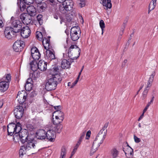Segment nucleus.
I'll list each match as a JSON object with an SVG mask.
<instances>
[{
    "mask_svg": "<svg viewBox=\"0 0 158 158\" xmlns=\"http://www.w3.org/2000/svg\"><path fill=\"white\" fill-rule=\"evenodd\" d=\"M23 145L21 146L19 150L20 156L26 154L27 152H29L32 154H34L38 150L37 141L35 139L34 135L32 137L29 138L25 142Z\"/></svg>",
    "mask_w": 158,
    "mask_h": 158,
    "instance_id": "obj_1",
    "label": "nucleus"
},
{
    "mask_svg": "<svg viewBox=\"0 0 158 158\" xmlns=\"http://www.w3.org/2000/svg\"><path fill=\"white\" fill-rule=\"evenodd\" d=\"M62 80L61 77L58 74L53 75L46 82L45 88L48 91L55 90L57 84Z\"/></svg>",
    "mask_w": 158,
    "mask_h": 158,
    "instance_id": "obj_2",
    "label": "nucleus"
},
{
    "mask_svg": "<svg viewBox=\"0 0 158 158\" xmlns=\"http://www.w3.org/2000/svg\"><path fill=\"white\" fill-rule=\"evenodd\" d=\"M43 44L46 51V58L48 60H51L55 59V56L54 51L50 44V40L44 38L43 40Z\"/></svg>",
    "mask_w": 158,
    "mask_h": 158,
    "instance_id": "obj_3",
    "label": "nucleus"
},
{
    "mask_svg": "<svg viewBox=\"0 0 158 158\" xmlns=\"http://www.w3.org/2000/svg\"><path fill=\"white\" fill-rule=\"evenodd\" d=\"M27 133L26 129H24L21 131V130L19 133L14 135L13 140L17 142L19 140L22 143H25V142L28 139L29 137H31L34 136L33 135H28Z\"/></svg>",
    "mask_w": 158,
    "mask_h": 158,
    "instance_id": "obj_4",
    "label": "nucleus"
},
{
    "mask_svg": "<svg viewBox=\"0 0 158 158\" xmlns=\"http://www.w3.org/2000/svg\"><path fill=\"white\" fill-rule=\"evenodd\" d=\"M80 52V49L77 46L71 45L67 52L68 56L70 58L71 62H73L74 60H76L78 58Z\"/></svg>",
    "mask_w": 158,
    "mask_h": 158,
    "instance_id": "obj_5",
    "label": "nucleus"
},
{
    "mask_svg": "<svg viewBox=\"0 0 158 158\" xmlns=\"http://www.w3.org/2000/svg\"><path fill=\"white\" fill-rule=\"evenodd\" d=\"M106 134L99 131L96 137L92 147L91 152L93 153L96 152L98 148L104 140Z\"/></svg>",
    "mask_w": 158,
    "mask_h": 158,
    "instance_id": "obj_6",
    "label": "nucleus"
},
{
    "mask_svg": "<svg viewBox=\"0 0 158 158\" xmlns=\"http://www.w3.org/2000/svg\"><path fill=\"white\" fill-rule=\"evenodd\" d=\"M73 5L72 0H65L62 5L60 6L59 10L62 14H65L72 11Z\"/></svg>",
    "mask_w": 158,
    "mask_h": 158,
    "instance_id": "obj_7",
    "label": "nucleus"
},
{
    "mask_svg": "<svg viewBox=\"0 0 158 158\" xmlns=\"http://www.w3.org/2000/svg\"><path fill=\"white\" fill-rule=\"evenodd\" d=\"M8 134L12 136L19 133L21 130V125L19 122L17 124L14 123H10L7 126Z\"/></svg>",
    "mask_w": 158,
    "mask_h": 158,
    "instance_id": "obj_8",
    "label": "nucleus"
},
{
    "mask_svg": "<svg viewBox=\"0 0 158 158\" xmlns=\"http://www.w3.org/2000/svg\"><path fill=\"white\" fill-rule=\"evenodd\" d=\"M3 79L6 81H0V91L4 92L9 88V83L11 81V75L10 74L5 75Z\"/></svg>",
    "mask_w": 158,
    "mask_h": 158,
    "instance_id": "obj_9",
    "label": "nucleus"
},
{
    "mask_svg": "<svg viewBox=\"0 0 158 158\" xmlns=\"http://www.w3.org/2000/svg\"><path fill=\"white\" fill-rule=\"evenodd\" d=\"M81 31L78 26L72 27L70 30V35L71 39L73 41H76L80 36Z\"/></svg>",
    "mask_w": 158,
    "mask_h": 158,
    "instance_id": "obj_10",
    "label": "nucleus"
},
{
    "mask_svg": "<svg viewBox=\"0 0 158 158\" xmlns=\"http://www.w3.org/2000/svg\"><path fill=\"white\" fill-rule=\"evenodd\" d=\"M11 18L10 23L11 24V28L15 32H19L20 31L22 27V23L18 20H13Z\"/></svg>",
    "mask_w": 158,
    "mask_h": 158,
    "instance_id": "obj_11",
    "label": "nucleus"
},
{
    "mask_svg": "<svg viewBox=\"0 0 158 158\" xmlns=\"http://www.w3.org/2000/svg\"><path fill=\"white\" fill-rule=\"evenodd\" d=\"M25 46L24 42L21 40H18L15 42L13 45L14 50L16 52L21 51Z\"/></svg>",
    "mask_w": 158,
    "mask_h": 158,
    "instance_id": "obj_12",
    "label": "nucleus"
},
{
    "mask_svg": "<svg viewBox=\"0 0 158 158\" xmlns=\"http://www.w3.org/2000/svg\"><path fill=\"white\" fill-rule=\"evenodd\" d=\"M15 31L10 27H8L6 28L4 34L6 37L8 39H11L12 36L15 35V34L18 33L15 32Z\"/></svg>",
    "mask_w": 158,
    "mask_h": 158,
    "instance_id": "obj_13",
    "label": "nucleus"
},
{
    "mask_svg": "<svg viewBox=\"0 0 158 158\" xmlns=\"http://www.w3.org/2000/svg\"><path fill=\"white\" fill-rule=\"evenodd\" d=\"M23 108L22 106H17L14 111V114L16 118L20 119L23 114Z\"/></svg>",
    "mask_w": 158,
    "mask_h": 158,
    "instance_id": "obj_14",
    "label": "nucleus"
},
{
    "mask_svg": "<svg viewBox=\"0 0 158 158\" xmlns=\"http://www.w3.org/2000/svg\"><path fill=\"white\" fill-rule=\"evenodd\" d=\"M27 94L24 90L19 92L17 96V98L20 104L23 103L25 102L27 98Z\"/></svg>",
    "mask_w": 158,
    "mask_h": 158,
    "instance_id": "obj_15",
    "label": "nucleus"
},
{
    "mask_svg": "<svg viewBox=\"0 0 158 158\" xmlns=\"http://www.w3.org/2000/svg\"><path fill=\"white\" fill-rule=\"evenodd\" d=\"M23 23L28 25L31 21V16L27 13H23L20 16Z\"/></svg>",
    "mask_w": 158,
    "mask_h": 158,
    "instance_id": "obj_16",
    "label": "nucleus"
},
{
    "mask_svg": "<svg viewBox=\"0 0 158 158\" xmlns=\"http://www.w3.org/2000/svg\"><path fill=\"white\" fill-rule=\"evenodd\" d=\"M31 53L33 60H37L40 58V54L36 47H34L31 49Z\"/></svg>",
    "mask_w": 158,
    "mask_h": 158,
    "instance_id": "obj_17",
    "label": "nucleus"
},
{
    "mask_svg": "<svg viewBox=\"0 0 158 158\" xmlns=\"http://www.w3.org/2000/svg\"><path fill=\"white\" fill-rule=\"evenodd\" d=\"M31 30L27 26L23 27L21 30V35L24 38H28L30 35Z\"/></svg>",
    "mask_w": 158,
    "mask_h": 158,
    "instance_id": "obj_18",
    "label": "nucleus"
},
{
    "mask_svg": "<svg viewBox=\"0 0 158 158\" xmlns=\"http://www.w3.org/2000/svg\"><path fill=\"white\" fill-rule=\"evenodd\" d=\"M46 138L51 142H54L56 137L55 132L52 130H49L46 132Z\"/></svg>",
    "mask_w": 158,
    "mask_h": 158,
    "instance_id": "obj_19",
    "label": "nucleus"
},
{
    "mask_svg": "<svg viewBox=\"0 0 158 158\" xmlns=\"http://www.w3.org/2000/svg\"><path fill=\"white\" fill-rule=\"evenodd\" d=\"M46 131L43 129H40L37 131L36 133V138L40 139H43L46 138Z\"/></svg>",
    "mask_w": 158,
    "mask_h": 158,
    "instance_id": "obj_20",
    "label": "nucleus"
},
{
    "mask_svg": "<svg viewBox=\"0 0 158 158\" xmlns=\"http://www.w3.org/2000/svg\"><path fill=\"white\" fill-rule=\"evenodd\" d=\"M27 14L31 16H34L36 14V8L32 6H28L27 8Z\"/></svg>",
    "mask_w": 158,
    "mask_h": 158,
    "instance_id": "obj_21",
    "label": "nucleus"
},
{
    "mask_svg": "<svg viewBox=\"0 0 158 158\" xmlns=\"http://www.w3.org/2000/svg\"><path fill=\"white\" fill-rule=\"evenodd\" d=\"M37 65L38 68L41 71H44L47 69V63L44 60H40Z\"/></svg>",
    "mask_w": 158,
    "mask_h": 158,
    "instance_id": "obj_22",
    "label": "nucleus"
},
{
    "mask_svg": "<svg viewBox=\"0 0 158 158\" xmlns=\"http://www.w3.org/2000/svg\"><path fill=\"white\" fill-rule=\"evenodd\" d=\"M71 63L70 60L69 61L66 59H63L61 62V67L63 69H68L70 67Z\"/></svg>",
    "mask_w": 158,
    "mask_h": 158,
    "instance_id": "obj_23",
    "label": "nucleus"
},
{
    "mask_svg": "<svg viewBox=\"0 0 158 158\" xmlns=\"http://www.w3.org/2000/svg\"><path fill=\"white\" fill-rule=\"evenodd\" d=\"M100 3L106 8L105 9L107 10L108 9H110L112 7V3L111 0H102V2Z\"/></svg>",
    "mask_w": 158,
    "mask_h": 158,
    "instance_id": "obj_24",
    "label": "nucleus"
},
{
    "mask_svg": "<svg viewBox=\"0 0 158 158\" xmlns=\"http://www.w3.org/2000/svg\"><path fill=\"white\" fill-rule=\"evenodd\" d=\"M156 75V73L155 71H153L150 75L148 81V82L146 88L148 89V87H150L152 85V83L153 81L154 78Z\"/></svg>",
    "mask_w": 158,
    "mask_h": 158,
    "instance_id": "obj_25",
    "label": "nucleus"
},
{
    "mask_svg": "<svg viewBox=\"0 0 158 158\" xmlns=\"http://www.w3.org/2000/svg\"><path fill=\"white\" fill-rule=\"evenodd\" d=\"M59 68H60V67H59L58 66L55 65L52 69H50L49 72L52 75V77L56 74H58L57 73L59 71Z\"/></svg>",
    "mask_w": 158,
    "mask_h": 158,
    "instance_id": "obj_26",
    "label": "nucleus"
},
{
    "mask_svg": "<svg viewBox=\"0 0 158 158\" xmlns=\"http://www.w3.org/2000/svg\"><path fill=\"white\" fill-rule=\"evenodd\" d=\"M31 69L33 71H37L38 68V63L36 60H33L30 63Z\"/></svg>",
    "mask_w": 158,
    "mask_h": 158,
    "instance_id": "obj_27",
    "label": "nucleus"
},
{
    "mask_svg": "<svg viewBox=\"0 0 158 158\" xmlns=\"http://www.w3.org/2000/svg\"><path fill=\"white\" fill-rule=\"evenodd\" d=\"M55 117L61 118H64V114L63 112L60 110H56L54 112L53 114V116H54Z\"/></svg>",
    "mask_w": 158,
    "mask_h": 158,
    "instance_id": "obj_28",
    "label": "nucleus"
},
{
    "mask_svg": "<svg viewBox=\"0 0 158 158\" xmlns=\"http://www.w3.org/2000/svg\"><path fill=\"white\" fill-rule=\"evenodd\" d=\"M55 125L54 127L55 132L60 133L62 131L63 128V125L61 124H54Z\"/></svg>",
    "mask_w": 158,
    "mask_h": 158,
    "instance_id": "obj_29",
    "label": "nucleus"
},
{
    "mask_svg": "<svg viewBox=\"0 0 158 158\" xmlns=\"http://www.w3.org/2000/svg\"><path fill=\"white\" fill-rule=\"evenodd\" d=\"M40 76V73L37 71H33V73H32L31 77L33 80H36L39 78Z\"/></svg>",
    "mask_w": 158,
    "mask_h": 158,
    "instance_id": "obj_30",
    "label": "nucleus"
},
{
    "mask_svg": "<svg viewBox=\"0 0 158 158\" xmlns=\"http://www.w3.org/2000/svg\"><path fill=\"white\" fill-rule=\"evenodd\" d=\"M110 154L113 158H115L118 156L119 152L116 148H113L111 150Z\"/></svg>",
    "mask_w": 158,
    "mask_h": 158,
    "instance_id": "obj_31",
    "label": "nucleus"
},
{
    "mask_svg": "<svg viewBox=\"0 0 158 158\" xmlns=\"http://www.w3.org/2000/svg\"><path fill=\"white\" fill-rule=\"evenodd\" d=\"M64 119V118H59L55 117V119H54V118H53V120H52V123L53 124H61Z\"/></svg>",
    "mask_w": 158,
    "mask_h": 158,
    "instance_id": "obj_32",
    "label": "nucleus"
},
{
    "mask_svg": "<svg viewBox=\"0 0 158 158\" xmlns=\"http://www.w3.org/2000/svg\"><path fill=\"white\" fill-rule=\"evenodd\" d=\"M66 154V150L65 147H63L61 148L60 158H65Z\"/></svg>",
    "mask_w": 158,
    "mask_h": 158,
    "instance_id": "obj_33",
    "label": "nucleus"
},
{
    "mask_svg": "<svg viewBox=\"0 0 158 158\" xmlns=\"http://www.w3.org/2000/svg\"><path fill=\"white\" fill-rule=\"evenodd\" d=\"M156 3L152 1L150 2L149 5L148 13L149 14L150 12L153 10L156 6Z\"/></svg>",
    "mask_w": 158,
    "mask_h": 158,
    "instance_id": "obj_34",
    "label": "nucleus"
},
{
    "mask_svg": "<svg viewBox=\"0 0 158 158\" xmlns=\"http://www.w3.org/2000/svg\"><path fill=\"white\" fill-rule=\"evenodd\" d=\"M128 147L127 150H124V148H123V151L124 152V153L127 156V155H131L133 153V149L130 147V146H128Z\"/></svg>",
    "mask_w": 158,
    "mask_h": 158,
    "instance_id": "obj_35",
    "label": "nucleus"
},
{
    "mask_svg": "<svg viewBox=\"0 0 158 158\" xmlns=\"http://www.w3.org/2000/svg\"><path fill=\"white\" fill-rule=\"evenodd\" d=\"M46 7V5L45 3L40 4L37 6V9L40 11H42Z\"/></svg>",
    "mask_w": 158,
    "mask_h": 158,
    "instance_id": "obj_36",
    "label": "nucleus"
},
{
    "mask_svg": "<svg viewBox=\"0 0 158 158\" xmlns=\"http://www.w3.org/2000/svg\"><path fill=\"white\" fill-rule=\"evenodd\" d=\"M36 37L38 39V40H42L43 39V40L44 38H43V35L42 34V33L40 31H37L36 32ZM44 38H45V37H44ZM47 39H48L49 40V38H47Z\"/></svg>",
    "mask_w": 158,
    "mask_h": 158,
    "instance_id": "obj_37",
    "label": "nucleus"
},
{
    "mask_svg": "<svg viewBox=\"0 0 158 158\" xmlns=\"http://www.w3.org/2000/svg\"><path fill=\"white\" fill-rule=\"evenodd\" d=\"M33 87L32 83H26L25 84V87L27 91H30L31 90Z\"/></svg>",
    "mask_w": 158,
    "mask_h": 158,
    "instance_id": "obj_38",
    "label": "nucleus"
},
{
    "mask_svg": "<svg viewBox=\"0 0 158 158\" xmlns=\"http://www.w3.org/2000/svg\"><path fill=\"white\" fill-rule=\"evenodd\" d=\"M99 25L100 27L102 29V35L103 34L104 31V28L105 27V24L103 20H101L99 22Z\"/></svg>",
    "mask_w": 158,
    "mask_h": 158,
    "instance_id": "obj_39",
    "label": "nucleus"
},
{
    "mask_svg": "<svg viewBox=\"0 0 158 158\" xmlns=\"http://www.w3.org/2000/svg\"><path fill=\"white\" fill-rule=\"evenodd\" d=\"M109 123H106L105 124L103 127L100 130V131H102V132H103L106 134H107V130L106 129L107 127L108 126Z\"/></svg>",
    "mask_w": 158,
    "mask_h": 158,
    "instance_id": "obj_40",
    "label": "nucleus"
},
{
    "mask_svg": "<svg viewBox=\"0 0 158 158\" xmlns=\"http://www.w3.org/2000/svg\"><path fill=\"white\" fill-rule=\"evenodd\" d=\"M149 89L145 88L142 93V98L143 100L146 97L148 94Z\"/></svg>",
    "mask_w": 158,
    "mask_h": 158,
    "instance_id": "obj_41",
    "label": "nucleus"
},
{
    "mask_svg": "<svg viewBox=\"0 0 158 158\" xmlns=\"http://www.w3.org/2000/svg\"><path fill=\"white\" fill-rule=\"evenodd\" d=\"M85 132H84L81 134L80 137L79 139V140L77 144H78V145H80L82 141V139L85 137Z\"/></svg>",
    "mask_w": 158,
    "mask_h": 158,
    "instance_id": "obj_42",
    "label": "nucleus"
},
{
    "mask_svg": "<svg viewBox=\"0 0 158 158\" xmlns=\"http://www.w3.org/2000/svg\"><path fill=\"white\" fill-rule=\"evenodd\" d=\"M26 128L25 129H26L27 131H31L34 129V127L32 124H30L27 125Z\"/></svg>",
    "mask_w": 158,
    "mask_h": 158,
    "instance_id": "obj_43",
    "label": "nucleus"
},
{
    "mask_svg": "<svg viewBox=\"0 0 158 158\" xmlns=\"http://www.w3.org/2000/svg\"><path fill=\"white\" fill-rule=\"evenodd\" d=\"M43 16L41 15H38L37 16V19L40 25L43 23Z\"/></svg>",
    "mask_w": 158,
    "mask_h": 158,
    "instance_id": "obj_44",
    "label": "nucleus"
},
{
    "mask_svg": "<svg viewBox=\"0 0 158 158\" xmlns=\"http://www.w3.org/2000/svg\"><path fill=\"white\" fill-rule=\"evenodd\" d=\"M79 146V145H78V144H76L75 146L74 147V148L73 151L72 152L71 155L69 158H71L74 155V154L75 153L76 150H77Z\"/></svg>",
    "mask_w": 158,
    "mask_h": 158,
    "instance_id": "obj_45",
    "label": "nucleus"
},
{
    "mask_svg": "<svg viewBox=\"0 0 158 158\" xmlns=\"http://www.w3.org/2000/svg\"><path fill=\"white\" fill-rule=\"evenodd\" d=\"M22 2H20V8L21 11H23L26 8L25 4Z\"/></svg>",
    "mask_w": 158,
    "mask_h": 158,
    "instance_id": "obj_46",
    "label": "nucleus"
},
{
    "mask_svg": "<svg viewBox=\"0 0 158 158\" xmlns=\"http://www.w3.org/2000/svg\"><path fill=\"white\" fill-rule=\"evenodd\" d=\"M85 2L84 1H80L79 2V7L81 8L84 7L85 5Z\"/></svg>",
    "mask_w": 158,
    "mask_h": 158,
    "instance_id": "obj_47",
    "label": "nucleus"
},
{
    "mask_svg": "<svg viewBox=\"0 0 158 158\" xmlns=\"http://www.w3.org/2000/svg\"><path fill=\"white\" fill-rule=\"evenodd\" d=\"M34 0H23V1L25 4H31L33 2Z\"/></svg>",
    "mask_w": 158,
    "mask_h": 158,
    "instance_id": "obj_48",
    "label": "nucleus"
},
{
    "mask_svg": "<svg viewBox=\"0 0 158 158\" xmlns=\"http://www.w3.org/2000/svg\"><path fill=\"white\" fill-rule=\"evenodd\" d=\"M134 139L136 143H138L141 141L140 139L139 138H138L135 135H134Z\"/></svg>",
    "mask_w": 158,
    "mask_h": 158,
    "instance_id": "obj_49",
    "label": "nucleus"
},
{
    "mask_svg": "<svg viewBox=\"0 0 158 158\" xmlns=\"http://www.w3.org/2000/svg\"><path fill=\"white\" fill-rule=\"evenodd\" d=\"M91 134V131L90 130L88 131L86 133L85 139H88L90 137Z\"/></svg>",
    "mask_w": 158,
    "mask_h": 158,
    "instance_id": "obj_50",
    "label": "nucleus"
},
{
    "mask_svg": "<svg viewBox=\"0 0 158 158\" xmlns=\"http://www.w3.org/2000/svg\"><path fill=\"white\" fill-rule=\"evenodd\" d=\"M48 2H48L50 3L51 5L53 6L56 5V2H55V0H49Z\"/></svg>",
    "mask_w": 158,
    "mask_h": 158,
    "instance_id": "obj_51",
    "label": "nucleus"
},
{
    "mask_svg": "<svg viewBox=\"0 0 158 158\" xmlns=\"http://www.w3.org/2000/svg\"><path fill=\"white\" fill-rule=\"evenodd\" d=\"M66 19L67 21L69 22L71 21L72 19V18L68 15H66Z\"/></svg>",
    "mask_w": 158,
    "mask_h": 158,
    "instance_id": "obj_52",
    "label": "nucleus"
},
{
    "mask_svg": "<svg viewBox=\"0 0 158 158\" xmlns=\"http://www.w3.org/2000/svg\"><path fill=\"white\" fill-rule=\"evenodd\" d=\"M154 96H153L151 99V100L150 101V102L148 103L147 105H148V106H149L153 102V101L154 99Z\"/></svg>",
    "mask_w": 158,
    "mask_h": 158,
    "instance_id": "obj_53",
    "label": "nucleus"
},
{
    "mask_svg": "<svg viewBox=\"0 0 158 158\" xmlns=\"http://www.w3.org/2000/svg\"><path fill=\"white\" fill-rule=\"evenodd\" d=\"M79 80H77V78L76 80L72 84V85L71 86V88H73V86H74L77 83L78 81Z\"/></svg>",
    "mask_w": 158,
    "mask_h": 158,
    "instance_id": "obj_54",
    "label": "nucleus"
},
{
    "mask_svg": "<svg viewBox=\"0 0 158 158\" xmlns=\"http://www.w3.org/2000/svg\"><path fill=\"white\" fill-rule=\"evenodd\" d=\"M33 79L32 78H28L26 83H32Z\"/></svg>",
    "mask_w": 158,
    "mask_h": 158,
    "instance_id": "obj_55",
    "label": "nucleus"
},
{
    "mask_svg": "<svg viewBox=\"0 0 158 158\" xmlns=\"http://www.w3.org/2000/svg\"><path fill=\"white\" fill-rule=\"evenodd\" d=\"M127 60H124L122 64V67H124L125 66L126 64L127 63Z\"/></svg>",
    "mask_w": 158,
    "mask_h": 158,
    "instance_id": "obj_56",
    "label": "nucleus"
},
{
    "mask_svg": "<svg viewBox=\"0 0 158 158\" xmlns=\"http://www.w3.org/2000/svg\"><path fill=\"white\" fill-rule=\"evenodd\" d=\"M4 26V24L2 20L0 19V28Z\"/></svg>",
    "mask_w": 158,
    "mask_h": 158,
    "instance_id": "obj_57",
    "label": "nucleus"
},
{
    "mask_svg": "<svg viewBox=\"0 0 158 158\" xmlns=\"http://www.w3.org/2000/svg\"><path fill=\"white\" fill-rule=\"evenodd\" d=\"M54 108L55 110H59L60 109V106H55Z\"/></svg>",
    "mask_w": 158,
    "mask_h": 158,
    "instance_id": "obj_58",
    "label": "nucleus"
},
{
    "mask_svg": "<svg viewBox=\"0 0 158 158\" xmlns=\"http://www.w3.org/2000/svg\"><path fill=\"white\" fill-rule=\"evenodd\" d=\"M149 107V106H148V105H147L146 106L144 109L143 111L144 112H146Z\"/></svg>",
    "mask_w": 158,
    "mask_h": 158,
    "instance_id": "obj_59",
    "label": "nucleus"
},
{
    "mask_svg": "<svg viewBox=\"0 0 158 158\" xmlns=\"http://www.w3.org/2000/svg\"><path fill=\"white\" fill-rule=\"evenodd\" d=\"M143 85H141V86L139 88V89L137 92L136 93V94H139V91H140V90L141 89H142V88H143Z\"/></svg>",
    "mask_w": 158,
    "mask_h": 158,
    "instance_id": "obj_60",
    "label": "nucleus"
},
{
    "mask_svg": "<svg viewBox=\"0 0 158 158\" xmlns=\"http://www.w3.org/2000/svg\"><path fill=\"white\" fill-rule=\"evenodd\" d=\"M3 104V101L2 100H0V108H1L2 107Z\"/></svg>",
    "mask_w": 158,
    "mask_h": 158,
    "instance_id": "obj_61",
    "label": "nucleus"
},
{
    "mask_svg": "<svg viewBox=\"0 0 158 158\" xmlns=\"http://www.w3.org/2000/svg\"><path fill=\"white\" fill-rule=\"evenodd\" d=\"M57 1L60 3H63L64 2L65 0H57Z\"/></svg>",
    "mask_w": 158,
    "mask_h": 158,
    "instance_id": "obj_62",
    "label": "nucleus"
},
{
    "mask_svg": "<svg viewBox=\"0 0 158 158\" xmlns=\"http://www.w3.org/2000/svg\"><path fill=\"white\" fill-rule=\"evenodd\" d=\"M82 72H81V71H80V72L79 73V74H78V75L77 78V80H79V78H80V76L81 74V73Z\"/></svg>",
    "mask_w": 158,
    "mask_h": 158,
    "instance_id": "obj_63",
    "label": "nucleus"
},
{
    "mask_svg": "<svg viewBox=\"0 0 158 158\" xmlns=\"http://www.w3.org/2000/svg\"><path fill=\"white\" fill-rule=\"evenodd\" d=\"M60 23L61 24H62V22H64V19H63L61 17H60Z\"/></svg>",
    "mask_w": 158,
    "mask_h": 158,
    "instance_id": "obj_64",
    "label": "nucleus"
}]
</instances>
